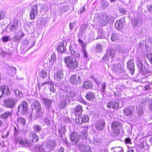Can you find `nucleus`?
I'll list each match as a JSON object with an SVG mask.
<instances>
[{
  "label": "nucleus",
  "instance_id": "obj_1",
  "mask_svg": "<svg viewBox=\"0 0 152 152\" xmlns=\"http://www.w3.org/2000/svg\"><path fill=\"white\" fill-rule=\"evenodd\" d=\"M64 61L67 66L69 69H75L78 66V62L75 59L71 56H67L65 57Z\"/></svg>",
  "mask_w": 152,
  "mask_h": 152
},
{
  "label": "nucleus",
  "instance_id": "obj_2",
  "mask_svg": "<svg viewBox=\"0 0 152 152\" xmlns=\"http://www.w3.org/2000/svg\"><path fill=\"white\" fill-rule=\"evenodd\" d=\"M121 127L120 123L118 121H114L112 125L113 131V135L114 136H118L120 133L119 129Z\"/></svg>",
  "mask_w": 152,
  "mask_h": 152
},
{
  "label": "nucleus",
  "instance_id": "obj_3",
  "mask_svg": "<svg viewBox=\"0 0 152 152\" xmlns=\"http://www.w3.org/2000/svg\"><path fill=\"white\" fill-rule=\"evenodd\" d=\"M77 148L82 152H92L90 147L87 144L80 143L78 145Z\"/></svg>",
  "mask_w": 152,
  "mask_h": 152
},
{
  "label": "nucleus",
  "instance_id": "obj_4",
  "mask_svg": "<svg viewBox=\"0 0 152 152\" xmlns=\"http://www.w3.org/2000/svg\"><path fill=\"white\" fill-rule=\"evenodd\" d=\"M71 141L72 144L73 145H76L79 142L80 138L79 135L75 132H73L70 137Z\"/></svg>",
  "mask_w": 152,
  "mask_h": 152
},
{
  "label": "nucleus",
  "instance_id": "obj_5",
  "mask_svg": "<svg viewBox=\"0 0 152 152\" xmlns=\"http://www.w3.org/2000/svg\"><path fill=\"white\" fill-rule=\"evenodd\" d=\"M115 56V51L113 49H108L106 54L103 58L104 61L108 60L109 58H114Z\"/></svg>",
  "mask_w": 152,
  "mask_h": 152
},
{
  "label": "nucleus",
  "instance_id": "obj_6",
  "mask_svg": "<svg viewBox=\"0 0 152 152\" xmlns=\"http://www.w3.org/2000/svg\"><path fill=\"white\" fill-rule=\"evenodd\" d=\"M28 108L27 102L26 101H23L18 107V111L22 114H24L27 111Z\"/></svg>",
  "mask_w": 152,
  "mask_h": 152
},
{
  "label": "nucleus",
  "instance_id": "obj_7",
  "mask_svg": "<svg viewBox=\"0 0 152 152\" xmlns=\"http://www.w3.org/2000/svg\"><path fill=\"white\" fill-rule=\"evenodd\" d=\"M134 108L132 106H128L125 107L123 110L124 115L127 117L132 116L134 111Z\"/></svg>",
  "mask_w": 152,
  "mask_h": 152
},
{
  "label": "nucleus",
  "instance_id": "obj_8",
  "mask_svg": "<svg viewBox=\"0 0 152 152\" xmlns=\"http://www.w3.org/2000/svg\"><path fill=\"white\" fill-rule=\"evenodd\" d=\"M38 14V11L37 8V5H34L32 7L30 13V19L31 20L35 19V17Z\"/></svg>",
  "mask_w": 152,
  "mask_h": 152
},
{
  "label": "nucleus",
  "instance_id": "obj_9",
  "mask_svg": "<svg viewBox=\"0 0 152 152\" xmlns=\"http://www.w3.org/2000/svg\"><path fill=\"white\" fill-rule=\"evenodd\" d=\"M138 66L139 69V72L140 73L144 75H149L151 73L148 71V70L145 68V66H143V64L139 61L138 63Z\"/></svg>",
  "mask_w": 152,
  "mask_h": 152
},
{
  "label": "nucleus",
  "instance_id": "obj_10",
  "mask_svg": "<svg viewBox=\"0 0 152 152\" xmlns=\"http://www.w3.org/2000/svg\"><path fill=\"white\" fill-rule=\"evenodd\" d=\"M16 102L17 101L15 99L10 98L6 100L4 104L6 107L11 108L15 106Z\"/></svg>",
  "mask_w": 152,
  "mask_h": 152
},
{
  "label": "nucleus",
  "instance_id": "obj_11",
  "mask_svg": "<svg viewBox=\"0 0 152 152\" xmlns=\"http://www.w3.org/2000/svg\"><path fill=\"white\" fill-rule=\"evenodd\" d=\"M16 143H18L23 147H28L30 146V144L29 142L24 139L21 137H19L15 140Z\"/></svg>",
  "mask_w": 152,
  "mask_h": 152
},
{
  "label": "nucleus",
  "instance_id": "obj_12",
  "mask_svg": "<svg viewBox=\"0 0 152 152\" xmlns=\"http://www.w3.org/2000/svg\"><path fill=\"white\" fill-rule=\"evenodd\" d=\"M70 82L73 84H80L81 83V78L79 76L74 75L71 77Z\"/></svg>",
  "mask_w": 152,
  "mask_h": 152
},
{
  "label": "nucleus",
  "instance_id": "obj_13",
  "mask_svg": "<svg viewBox=\"0 0 152 152\" xmlns=\"http://www.w3.org/2000/svg\"><path fill=\"white\" fill-rule=\"evenodd\" d=\"M119 100L117 99L113 101H110L107 104V106L109 107H112L113 109H117L119 107Z\"/></svg>",
  "mask_w": 152,
  "mask_h": 152
},
{
  "label": "nucleus",
  "instance_id": "obj_14",
  "mask_svg": "<svg viewBox=\"0 0 152 152\" xmlns=\"http://www.w3.org/2000/svg\"><path fill=\"white\" fill-rule=\"evenodd\" d=\"M10 91L8 86H3L0 87V97L2 96L4 94H9Z\"/></svg>",
  "mask_w": 152,
  "mask_h": 152
},
{
  "label": "nucleus",
  "instance_id": "obj_15",
  "mask_svg": "<svg viewBox=\"0 0 152 152\" xmlns=\"http://www.w3.org/2000/svg\"><path fill=\"white\" fill-rule=\"evenodd\" d=\"M88 117L86 115H83L82 117H80L75 119L76 122L79 124L86 123L88 122Z\"/></svg>",
  "mask_w": 152,
  "mask_h": 152
},
{
  "label": "nucleus",
  "instance_id": "obj_16",
  "mask_svg": "<svg viewBox=\"0 0 152 152\" xmlns=\"http://www.w3.org/2000/svg\"><path fill=\"white\" fill-rule=\"evenodd\" d=\"M105 126V122L104 120H101L97 122L95 124L96 128L98 130L103 129Z\"/></svg>",
  "mask_w": 152,
  "mask_h": 152
},
{
  "label": "nucleus",
  "instance_id": "obj_17",
  "mask_svg": "<svg viewBox=\"0 0 152 152\" xmlns=\"http://www.w3.org/2000/svg\"><path fill=\"white\" fill-rule=\"evenodd\" d=\"M63 72L61 70H59L56 72L54 75L55 79L57 81H59L63 78Z\"/></svg>",
  "mask_w": 152,
  "mask_h": 152
},
{
  "label": "nucleus",
  "instance_id": "obj_18",
  "mask_svg": "<svg viewBox=\"0 0 152 152\" xmlns=\"http://www.w3.org/2000/svg\"><path fill=\"white\" fill-rule=\"evenodd\" d=\"M128 67L129 68L131 74L132 75H134V65L133 60L132 59H130L128 61Z\"/></svg>",
  "mask_w": 152,
  "mask_h": 152
},
{
  "label": "nucleus",
  "instance_id": "obj_19",
  "mask_svg": "<svg viewBox=\"0 0 152 152\" xmlns=\"http://www.w3.org/2000/svg\"><path fill=\"white\" fill-rule=\"evenodd\" d=\"M109 19L108 16L106 14L104 15L102 17V19H100L99 23L102 26H104L107 23Z\"/></svg>",
  "mask_w": 152,
  "mask_h": 152
},
{
  "label": "nucleus",
  "instance_id": "obj_20",
  "mask_svg": "<svg viewBox=\"0 0 152 152\" xmlns=\"http://www.w3.org/2000/svg\"><path fill=\"white\" fill-rule=\"evenodd\" d=\"M70 98L69 96H68L67 95L66 97V101H63L61 102L60 105V107L62 108L65 107L66 105V102L67 101V100L68 102H69V101H70L71 100V98L73 97L74 96V94H70Z\"/></svg>",
  "mask_w": 152,
  "mask_h": 152
},
{
  "label": "nucleus",
  "instance_id": "obj_21",
  "mask_svg": "<svg viewBox=\"0 0 152 152\" xmlns=\"http://www.w3.org/2000/svg\"><path fill=\"white\" fill-rule=\"evenodd\" d=\"M42 100L46 107L48 109H49L52 103V100L45 98H42Z\"/></svg>",
  "mask_w": 152,
  "mask_h": 152
},
{
  "label": "nucleus",
  "instance_id": "obj_22",
  "mask_svg": "<svg viewBox=\"0 0 152 152\" xmlns=\"http://www.w3.org/2000/svg\"><path fill=\"white\" fill-rule=\"evenodd\" d=\"M123 26V21L121 20H117L115 24V28L119 30H120L122 28Z\"/></svg>",
  "mask_w": 152,
  "mask_h": 152
},
{
  "label": "nucleus",
  "instance_id": "obj_23",
  "mask_svg": "<svg viewBox=\"0 0 152 152\" xmlns=\"http://www.w3.org/2000/svg\"><path fill=\"white\" fill-rule=\"evenodd\" d=\"M30 139L34 142H37L39 140L38 137L33 132H31L30 134Z\"/></svg>",
  "mask_w": 152,
  "mask_h": 152
},
{
  "label": "nucleus",
  "instance_id": "obj_24",
  "mask_svg": "<svg viewBox=\"0 0 152 152\" xmlns=\"http://www.w3.org/2000/svg\"><path fill=\"white\" fill-rule=\"evenodd\" d=\"M34 149L37 152H46L44 148V146L42 145H37Z\"/></svg>",
  "mask_w": 152,
  "mask_h": 152
},
{
  "label": "nucleus",
  "instance_id": "obj_25",
  "mask_svg": "<svg viewBox=\"0 0 152 152\" xmlns=\"http://www.w3.org/2000/svg\"><path fill=\"white\" fill-rule=\"evenodd\" d=\"M94 94L92 92L88 93L86 95V99L89 100L93 101L95 97Z\"/></svg>",
  "mask_w": 152,
  "mask_h": 152
},
{
  "label": "nucleus",
  "instance_id": "obj_26",
  "mask_svg": "<svg viewBox=\"0 0 152 152\" xmlns=\"http://www.w3.org/2000/svg\"><path fill=\"white\" fill-rule=\"evenodd\" d=\"M34 106L37 112L39 113L41 110L40 104L39 102L38 101L35 102L34 103Z\"/></svg>",
  "mask_w": 152,
  "mask_h": 152
},
{
  "label": "nucleus",
  "instance_id": "obj_27",
  "mask_svg": "<svg viewBox=\"0 0 152 152\" xmlns=\"http://www.w3.org/2000/svg\"><path fill=\"white\" fill-rule=\"evenodd\" d=\"M48 88L50 92L53 93L55 91L56 86L53 83H51L49 84Z\"/></svg>",
  "mask_w": 152,
  "mask_h": 152
},
{
  "label": "nucleus",
  "instance_id": "obj_28",
  "mask_svg": "<svg viewBox=\"0 0 152 152\" xmlns=\"http://www.w3.org/2000/svg\"><path fill=\"white\" fill-rule=\"evenodd\" d=\"M83 85L84 88L86 89L91 88L92 87L91 83L89 81H86L85 82L83 83Z\"/></svg>",
  "mask_w": 152,
  "mask_h": 152
},
{
  "label": "nucleus",
  "instance_id": "obj_29",
  "mask_svg": "<svg viewBox=\"0 0 152 152\" xmlns=\"http://www.w3.org/2000/svg\"><path fill=\"white\" fill-rule=\"evenodd\" d=\"M56 146L55 141L54 140L50 141L48 142L47 147L50 149L53 148Z\"/></svg>",
  "mask_w": 152,
  "mask_h": 152
},
{
  "label": "nucleus",
  "instance_id": "obj_30",
  "mask_svg": "<svg viewBox=\"0 0 152 152\" xmlns=\"http://www.w3.org/2000/svg\"><path fill=\"white\" fill-rule=\"evenodd\" d=\"M57 49L58 52H62L64 51L65 48L64 44L63 42H61L60 45L58 46Z\"/></svg>",
  "mask_w": 152,
  "mask_h": 152
},
{
  "label": "nucleus",
  "instance_id": "obj_31",
  "mask_svg": "<svg viewBox=\"0 0 152 152\" xmlns=\"http://www.w3.org/2000/svg\"><path fill=\"white\" fill-rule=\"evenodd\" d=\"M137 113L138 115L140 116H141L143 114V108L142 106H137Z\"/></svg>",
  "mask_w": 152,
  "mask_h": 152
},
{
  "label": "nucleus",
  "instance_id": "obj_32",
  "mask_svg": "<svg viewBox=\"0 0 152 152\" xmlns=\"http://www.w3.org/2000/svg\"><path fill=\"white\" fill-rule=\"evenodd\" d=\"M17 26V22H14L10 23L8 26V27L10 31H12L15 29V27Z\"/></svg>",
  "mask_w": 152,
  "mask_h": 152
},
{
  "label": "nucleus",
  "instance_id": "obj_33",
  "mask_svg": "<svg viewBox=\"0 0 152 152\" xmlns=\"http://www.w3.org/2000/svg\"><path fill=\"white\" fill-rule=\"evenodd\" d=\"M24 35L23 33L20 32L18 33L17 35L14 37V39L15 41L18 40L20 39Z\"/></svg>",
  "mask_w": 152,
  "mask_h": 152
},
{
  "label": "nucleus",
  "instance_id": "obj_34",
  "mask_svg": "<svg viewBox=\"0 0 152 152\" xmlns=\"http://www.w3.org/2000/svg\"><path fill=\"white\" fill-rule=\"evenodd\" d=\"M17 121L18 124L21 125H25L26 124L25 119L21 117L18 118L17 119Z\"/></svg>",
  "mask_w": 152,
  "mask_h": 152
},
{
  "label": "nucleus",
  "instance_id": "obj_35",
  "mask_svg": "<svg viewBox=\"0 0 152 152\" xmlns=\"http://www.w3.org/2000/svg\"><path fill=\"white\" fill-rule=\"evenodd\" d=\"M82 107L80 105H78L77 106L75 109V112L78 115L82 113Z\"/></svg>",
  "mask_w": 152,
  "mask_h": 152
},
{
  "label": "nucleus",
  "instance_id": "obj_36",
  "mask_svg": "<svg viewBox=\"0 0 152 152\" xmlns=\"http://www.w3.org/2000/svg\"><path fill=\"white\" fill-rule=\"evenodd\" d=\"M12 113L11 112H6L4 113L1 115L2 118L5 119L7 118L8 117L12 115Z\"/></svg>",
  "mask_w": 152,
  "mask_h": 152
},
{
  "label": "nucleus",
  "instance_id": "obj_37",
  "mask_svg": "<svg viewBox=\"0 0 152 152\" xmlns=\"http://www.w3.org/2000/svg\"><path fill=\"white\" fill-rule=\"evenodd\" d=\"M13 91L17 97L20 98L23 96V94L19 90H13Z\"/></svg>",
  "mask_w": 152,
  "mask_h": 152
},
{
  "label": "nucleus",
  "instance_id": "obj_38",
  "mask_svg": "<svg viewBox=\"0 0 152 152\" xmlns=\"http://www.w3.org/2000/svg\"><path fill=\"white\" fill-rule=\"evenodd\" d=\"M33 129L36 132H39L41 130V128L39 125H35L33 126Z\"/></svg>",
  "mask_w": 152,
  "mask_h": 152
},
{
  "label": "nucleus",
  "instance_id": "obj_39",
  "mask_svg": "<svg viewBox=\"0 0 152 152\" xmlns=\"http://www.w3.org/2000/svg\"><path fill=\"white\" fill-rule=\"evenodd\" d=\"M105 32H100L98 33V37L96 39H103L105 37Z\"/></svg>",
  "mask_w": 152,
  "mask_h": 152
},
{
  "label": "nucleus",
  "instance_id": "obj_40",
  "mask_svg": "<svg viewBox=\"0 0 152 152\" xmlns=\"http://www.w3.org/2000/svg\"><path fill=\"white\" fill-rule=\"evenodd\" d=\"M49 60L50 62L51 63H53L56 60L55 54H52Z\"/></svg>",
  "mask_w": 152,
  "mask_h": 152
},
{
  "label": "nucleus",
  "instance_id": "obj_41",
  "mask_svg": "<svg viewBox=\"0 0 152 152\" xmlns=\"http://www.w3.org/2000/svg\"><path fill=\"white\" fill-rule=\"evenodd\" d=\"M123 149L121 147H116L114 148V152H123Z\"/></svg>",
  "mask_w": 152,
  "mask_h": 152
},
{
  "label": "nucleus",
  "instance_id": "obj_42",
  "mask_svg": "<svg viewBox=\"0 0 152 152\" xmlns=\"http://www.w3.org/2000/svg\"><path fill=\"white\" fill-rule=\"evenodd\" d=\"M40 75L41 77L45 78L47 75V72L44 70H42L40 73Z\"/></svg>",
  "mask_w": 152,
  "mask_h": 152
},
{
  "label": "nucleus",
  "instance_id": "obj_43",
  "mask_svg": "<svg viewBox=\"0 0 152 152\" xmlns=\"http://www.w3.org/2000/svg\"><path fill=\"white\" fill-rule=\"evenodd\" d=\"M82 137L83 139H86L87 137V130L86 129L84 130L82 132Z\"/></svg>",
  "mask_w": 152,
  "mask_h": 152
},
{
  "label": "nucleus",
  "instance_id": "obj_44",
  "mask_svg": "<svg viewBox=\"0 0 152 152\" xmlns=\"http://www.w3.org/2000/svg\"><path fill=\"white\" fill-rule=\"evenodd\" d=\"M111 39L112 41L114 42L116 41L118 39L116 35L114 33L113 34L111 37Z\"/></svg>",
  "mask_w": 152,
  "mask_h": 152
},
{
  "label": "nucleus",
  "instance_id": "obj_45",
  "mask_svg": "<svg viewBox=\"0 0 152 152\" xmlns=\"http://www.w3.org/2000/svg\"><path fill=\"white\" fill-rule=\"evenodd\" d=\"M96 49L97 52H100L102 49V45L100 44L97 45L96 47Z\"/></svg>",
  "mask_w": 152,
  "mask_h": 152
},
{
  "label": "nucleus",
  "instance_id": "obj_46",
  "mask_svg": "<svg viewBox=\"0 0 152 152\" xmlns=\"http://www.w3.org/2000/svg\"><path fill=\"white\" fill-rule=\"evenodd\" d=\"M106 87V83L105 82L102 83V85L101 91L102 92H105V90Z\"/></svg>",
  "mask_w": 152,
  "mask_h": 152
},
{
  "label": "nucleus",
  "instance_id": "obj_47",
  "mask_svg": "<svg viewBox=\"0 0 152 152\" xmlns=\"http://www.w3.org/2000/svg\"><path fill=\"white\" fill-rule=\"evenodd\" d=\"M132 24L133 26H136L138 24V22L137 20L136 19H134L132 21Z\"/></svg>",
  "mask_w": 152,
  "mask_h": 152
},
{
  "label": "nucleus",
  "instance_id": "obj_48",
  "mask_svg": "<svg viewBox=\"0 0 152 152\" xmlns=\"http://www.w3.org/2000/svg\"><path fill=\"white\" fill-rule=\"evenodd\" d=\"M119 12L122 15H124L126 13V10L123 8H121L119 9Z\"/></svg>",
  "mask_w": 152,
  "mask_h": 152
},
{
  "label": "nucleus",
  "instance_id": "obj_49",
  "mask_svg": "<svg viewBox=\"0 0 152 152\" xmlns=\"http://www.w3.org/2000/svg\"><path fill=\"white\" fill-rule=\"evenodd\" d=\"M78 42H79L80 44L81 45L82 47L83 48L85 46L86 44L81 39H79L78 40Z\"/></svg>",
  "mask_w": 152,
  "mask_h": 152
},
{
  "label": "nucleus",
  "instance_id": "obj_50",
  "mask_svg": "<svg viewBox=\"0 0 152 152\" xmlns=\"http://www.w3.org/2000/svg\"><path fill=\"white\" fill-rule=\"evenodd\" d=\"M147 58L151 64L152 63V55L151 53L148 54L147 56Z\"/></svg>",
  "mask_w": 152,
  "mask_h": 152
},
{
  "label": "nucleus",
  "instance_id": "obj_51",
  "mask_svg": "<svg viewBox=\"0 0 152 152\" xmlns=\"http://www.w3.org/2000/svg\"><path fill=\"white\" fill-rule=\"evenodd\" d=\"M2 40L4 42H6L9 41V37L5 36L3 37L2 38Z\"/></svg>",
  "mask_w": 152,
  "mask_h": 152
},
{
  "label": "nucleus",
  "instance_id": "obj_52",
  "mask_svg": "<svg viewBox=\"0 0 152 152\" xmlns=\"http://www.w3.org/2000/svg\"><path fill=\"white\" fill-rule=\"evenodd\" d=\"M83 53L84 57L86 58H87L88 57L87 53L84 49H83Z\"/></svg>",
  "mask_w": 152,
  "mask_h": 152
},
{
  "label": "nucleus",
  "instance_id": "obj_53",
  "mask_svg": "<svg viewBox=\"0 0 152 152\" xmlns=\"http://www.w3.org/2000/svg\"><path fill=\"white\" fill-rule=\"evenodd\" d=\"M75 26V23L74 22H72L71 23L69 24V29L70 30H71L73 29V28Z\"/></svg>",
  "mask_w": 152,
  "mask_h": 152
},
{
  "label": "nucleus",
  "instance_id": "obj_54",
  "mask_svg": "<svg viewBox=\"0 0 152 152\" xmlns=\"http://www.w3.org/2000/svg\"><path fill=\"white\" fill-rule=\"evenodd\" d=\"M44 122L47 125H49L50 124V121L48 118H45L44 120Z\"/></svg>",
  "mask_w": 152,
  "mask_h": 152
},
{
  "label": "nucleus",
  "instance_id": "obj_55",
  "mask_svg": "<svg viewBox=\"0 0 152 152\" xmlns=\"http://www.w3.org/2000/svg\"><path fill=\"white\" fill-rule=\"evenodd\" d=\"M94 34L93 32H90V36H89V37L90 39H94Z\"/></svg>",
  "mask_w": 152,
  "mask_h": 152
},
{
  "label": "nucleus",
  "instance_id": "obj_56",
  "mask_svg": "<svg viewBox=\"0 0 152 152\" xmlns=\"http://www.w3.org/2000/svg\"><path fill=\"white\" fill-rule=\"evenodd\" d=\"M70 52L71 54L73 55L75 53V52L74 50L71 48H70Z\"/></svg>",
  "mask_w": 152,
  "mask_h": 152
},
{
  "label": "nucleus",
  "instance_id": "obj_57",
  "mask_svg": "<svg viewBox=\"0 0 152 152\" xmlns=\"http://www.w3.org/2000/svg\"><path fill=\"white\" fill-rule=\"evenodd\" d=\"M85 11V8L84 7H82L80 10V13H81L82 12H84Z\"/></svg>",
  "mask_w": 152,
  "mask_h": 152
},
{
  "label": "nucleus",
  "instance_id": "obj_58",
  "mask_svg": "<svg viewBox=\"0 0 152 152\" xmlns=\"http://www.w3.org/2000/svg\"><path fill=\"white\" fill-rule=\"evenodd\" d=\"M80 101L81 103H82L86 105L87 104V102L83 99H81L80 100Z\"/></svg>",
  "mask_w": 152,
  "mask_h": 152
},
{
  "label": "nucleus",
  "instance_id": "obj_59",
  "mask_svg": "<svg viewBox=\"0 0 152 152\" xmlns=\"http://www.w3.org/2000/svg\"><path fill=\"white\" fill-rule=\"evenodd\" d=\"M125 141L126 143H129L131 142V139L129 138H127Z\"/></svg>",
  "mask_w": 152,
  "mask_h": 152
},
{
  "label": "nucleus",
  "instance_id": "obj_60",
  "mask_svg": "<svg viewBox=\"0 0 152 152\" xmlns=\"http://www.w3.org/2000/svg\"><path fill=\"white\" fill-rule=\"evenodd\" d=\"M4 16V14L3 12H0V20L2 19Z\"/></svg>",
  "mask_w": 152,
  "mask_h": 152
},
{
  "label": "nucleus",
  "instance_id": "obj_61",
  "mask_svg": "<svg viewBox=\"0 0 152 152\" xmlns=\"http://www.w3.org/2000/svg\"><path fill=\"white\" fill-rule=\"evenodd\" d=\"M64 149L62 147H61L58 150V152H64Z\"/></svg>",
  "mask_w": 152,
  "mask_h": 152
},
{
  "label": "nucleus",
  "instance_id": "obj_62",
  "mask_svg": "<svg viewBox=\"0 0 152 152\" xmlns=\"http://www.w3.org/2000/svg\"><path fill=\"white\" fill-rule=\"evenodd\" d=\"M76 57H79L80 56V54L78 53H75L73 55Z\"/></svg>",
  "mask_w": 152,
  "mask_h": 152
},
{
  "label": "nucleus",
  "instance_id": "obj_63",
  "mask_svg": "<svg viewBox=\"0 0 152 152\" xmlns=\"http://www.w3.org/2000/svg\"><path fill=\"white\" fill-rule=\"evenodd\" d=\"M18 132V130L16 129L15 128V127L14 135L15 136V135H17Z\"/></svg>",
  "mask_w": 152,
  "mask_h": 152
},
{
  "label": "nucleus",
  "instance_id": "obj_64",
  "mask_svg": "<svg viewBox=\"0 0 152 152\" xmlns=\"http://www.w3.org/2000/svg\"><path fill=\"white\" fill-rule=\"evenodd\" d=\"M149 88V86L148 85H146L145 86V90H148Z\"/></svg>",
  "mask_w": 152,
  "mask_h": 152
}]
</instances>
